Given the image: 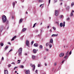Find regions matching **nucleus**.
<instances>
[{"mask_svg":"<svg viewBox=\"0 0 74 74\" xmlns=\"http://www.w3.org/2000/svg\"><path fill=\"white\" fill-rule=\"evenodd\" d=\"M2 20L3 23H5L7 21V17L5 15H3L2 16Z\"/></svg>","mask_w":74,"mask_h":74,"instance_id":"nucleus-1","label":"nucleus"},{"mask_svg":"<svg viewBox=\"0 0 74 74\" xmlns=\"http://www.w3.org/2000/svg\"><path fill=\"white\" fill-rule=\"evenodd\" d=\"M22 47L18 49V56H21L22 55Z\"/></svg>","mask_w":74,"mask_h":74,"instance_id":"nucleus-2","label":"nucleus"},{"mask_svg":"<svg viewBox=\"0 0 74 74\" xmlns=\"http://www.w3.org/2000/svg\"><path fill=\"white\" fill-rule=\"evenodd\" d=\"M60 11V10H55V15L56 16H58V15H59V12Z\"/></svg>","mask_w":74,"mask_h":74,"instance_id":"nucleus-3","label":"nucleus"},{"mask_svg":"<svg viewBox=\"0 0 74 74\" xmlns=\"http://www.w3.org/2000/svg\"><path fill=\"white\" fill-rule=\"evenodd\" d=\"M60 27H64L65 26V21L63 22V23H60Z\"/></svg>","mask_w":74,"mask_h":74,"instance_id":"nucleus-4","label":"nucleus"},{"mask_svg":"<svg viewBox=\"0 0 74 74\" xmlns=\"http://www.w3.org/2000/svg\"><path fill=\"white\" fill-rule=\"evenodd\" d=\"M30 65L31 67H33V70H34V69H35V67H36V66L34 65H33V64H30Z\"/></svg>","mask_w":74,"mask_h":74,"instance_id":"nucleus-5","label":"nucleus"},{"mask_svg":"<svg viewBox=\"0 0 74 74\" xmlns=\"http://www.w3.org/2000/svg\"><path fill=\"white\" fill-rule=\"evenodd\" d=\"M26 74H30V71L29 70H27L25 72Z\"/></svg>","mask_w":74,"mask_h":74,"instance_id":"nucleus-6","label":"nucleus"},{"mask_svg":"<svg viewBox=\"0 0 74 74\" xmlns=\"http://www.w3.org/2000/svg\"><path fill=\"white\" fill-rule=\"evenodd\" d=\"M4 73L5 74H8V70H5L4 71Z\"/></svg>","mask_w":74,"mask_h":74,"instance_id":"nucleus-7","label":"nucleus"},{"mask_svg":"<svg viewBox=\"0 0 74 74\" xmlns=\"http://www.w3.org/2000/svg\"><path fill=\"white\" fill-rule=\"evenodd\" d=\"M59 56H60V57H63V56H64V53H61L60 54Z\"/></svg>","mask_w":74,"mask_h":74,"instance_id":"nucleus-8","label":"nucleus"},{"mask_svg":"<svg viewBox=\"0 0 74 74\" xmlns=\"http://www.w3.org/2000/svg\"><path fill=\"white\" fill-rule=\"evenodd\" d=\"M58 36V34H53L51 35V37H57Z\"/></svg>","mask_w":74,"mask_h":74,"instance_id":"nucleus-9","label":"nucleus"},{"mask_svg":"<svg viewBox=\"0 0 74 74\" xmlns=\"http://www.w3.org/2000/svg\"><path fill=\"white\" fill-rule=\"evenodd\" d=\"M4 28H3V26H2L1 27V30L0 32H2V31H3V30Z\"/></svg>","mask_w":74,"mask_h":74,"instance_id":"nucleus-10","label":"nucleus"},{"mask_svg":"<svg viewBox=\"0 0 74 74\" xmlns=\"http://www.w3.org/2000/svg\"><path fill=\"white\" fill-rule=\"evenodd\" d=\"M26 44L27 46H29V41L27 40L26 41Z\"/></svg>","mask_w":74,"mask_h":74,"instance_id":"nucleus-11","label":"nucleus"},{"mask_svg":"<svg viewBox=\"0 0 74 74\" xmlns=\"http://www.w3.org/2000/svg\"><path fill=\"white\" fill-rule=\"evenodd\" d=\"M33 52H34V53H37V51H36V49H34L33 50Z\"/></svg>","mask_w":74,"mask_h":74,"instance_id":"nucleus-12","label":"nucleus"},{"mask_svg":"<svg viewBox=\"0 0 74 74\" xmlns=\"http://www.w3.org/2000/svg\"><path fill=\"white\" fill-rule=\"evenodd\" d=\"M34 46L36 47H38V43H35L34 45Z\"/></svg>","mask_w":74,"mask_h":74,"instance_id":"nucleus-13","label":"nucleus"},{"mask_svg":"<svg viewBox=\"0 0 74 74\" xmlns=\"http://www.w3.org/2000/svg\"><path fill=\"white\" fill-rule=\"evenodd\" d=\"M16 36H14L12 38L11 40V41H13L15 39V38H16Z\"/></svg>","mask_w":74,"mask_h":74,"instance_id":"nucleus-14","label":"nucleus"},{"mask_svg":"<svg viewBox=\"0 0 74 74\" xmlns=\"http://www.w3.org/2000/svg\"><path fill=\"white\" fill-rule=\"evenodd\" d=\"M26 28H23L22 30V32H25V31H26Z\"/></svg>","mask_w":74,"mask_h":74,"instance_id":"nucleus-15","label":"nucleus"},{"mask_svg":"<svg viewBox=\"0 0 74 74\" xmlns=\"http://www.w3.org/2000/svg\"><path fill=\"white\" fill-rule=\"evenodd\" d=\"M50 42H51V43H53V39L51 38L50 39Z\"/></svg>","mask_w":74,"mask_h":74,"instance_id":"nucleus-16","label":"nucleus"},{"mask_svg":"<svg viewBox=\"0 0 74 74\" xmlns=\"http://www.w3.org/2000/svg\"><path fill=\"white\" fill-rule=\"evenodd\" d=\"M32 58L34 60V59H35V58H36V56H32Z\"/></svg>","mask_w":74,"mask_h":74,"instance_id":"nucleus-17","label":"nucleus"},{"mask_svg":"<svg viewBox=\"0 0 74 74\" xmlns=\"http://www.w3.org/2000/svg\"><path fill=\"white\" fill-rule=\"evenodd\" d=\"M0 44L1 46V47H3V46L4 45V43H3L2 42Z\"/></svg>","mask_w":74,"mask_h":74,"instance_id":"nucleus-18","label":"nucleus"},{"mask_svg":"<svg viewBox=\"0 0 74 74\" xmlns=\"http://www.w3.org/2000/svg\"><path fill=\"white\" fill-rule=\"evenodd\" d=\"M22 21H23L22 18L20 19L19 21V23H22Z\"/></svg>","mask_w":74,"mask_h":74,"instance_id":"nucleus-19","label":"nucleus"},{"mask_svg":"<svg viewBox=\"0 0 74 74\" xmlns=\"http://www.w3.org/2000/svg\"><path fill=\"white\" fill-rule=\"evenodd\" d=\"M42 45H40V49H42Z\"/></svg>","mask_w":74,"mask_h":74,"instance_id":"nucleus-20","label":"nucleus"},{"mask_svg":"<svg viewBox=\"0 0 74 74\" xmlns=\"http://www.w3.org/2000/svg\"><path fill=\"white\" fill-rule=\"evenodd\" d=\"M49 45V44H48V42H47L46 44V47H48V46Z\"/></svg>","mask_w":74,"mask_h":74,"instance_id":"nucleus-21","label":"nucleus"},{"mask_svg":"<svg viewBox=\"0 0 74 74\" xmlns=\"http://www.w3.org/2000/svg\"><path fill=\"white\" fill-rule=\"evenodd\" d=\"M74 5V2H72L71 4V6L72 7H73V5Z\"/></svg>","mask_w":74,"mask_h":74,"instance_id":"nucleus-22","label":"nucleus"},{"mask_svg":"<svg viewBox=\"0 0 74 74\" xmlns=\"http://www.w3.org/2000/svg\"><path fill=\"white\" fill-rule=\"evenodd\" d=\"M8 48V46H6L5 48V50H7V49Z\"/></svg>","mask_w":74,"mask_h":74,"instance_id":"nucleus-23","label":"nucleus"},{"mask_svg":"<svg viewBox=\"0 0 74 74\" xmlns=\"http://www.w3.org/2000/svg\"><path fill=\"white\" fill-rule=\"evenodd\" d=\"M43 2V1L42 0H39V3H41L42 2Z\"/></svg>","mask_w":74,"mask_h":74,"instance_id":"nucleus-24","label":"nucleus"},{"mask_svg":"<svg viewBox=\"0 0 74 74\" xmlns=\"http://www.w3.org/2000/svg\"><path fill=\"white\" fill-rule=\"evenodd\" d=\"M13 7H15V2H13Z\"/></svg>","mask_w":74,"mask_h":74,"instance_id":"nucleus-25","label":"nucleus"},{"mask_svg":"<svg viewBox=\"0 0 74 74\" xmlns=\"http://www.w3.org/2000/svg\"><path fill=\"white\" fill-rule=\"evenodd\" d=\"M73 12H71L70 15L71 16H73Z\"/></svg>","mask_w":74,"mask_h":74,"instance_id":"nucleus-26","label":"nucleus"},{"mask_svg":"<svg viewBox=\"0 0 74 74\" xmlns=\"http://www.w3.org/2000/svg\"><path fill=\"white\" fill-rule=\"evenodd\" d=\"M36 24H37L36 23L34 24V25L33 26V27H35V26H36Z\"/></svg>","mask_w":74,"mask_h":74,"instance_id":"nucleus-27","label":"nucleus"},{"mask_svg":"<svg viewBox=\"0 0 74 74\" xmlns=\"http://www.w3.org/2000/svg\"><path fill=\"white\" fill-rule=\"evenodd\" d=\"M65 56L68 57V56H69V54H67V53H66L65 54Z\"/></svg>","mask_w":74,"mask_h":74,"instance_id":"nucleus-28","label":"nucleus"},{"mask_svg":"<svg viewBox=\"0 0 74 74\" xmlns=\"http://www.w3.org/2000/svg\"><path fill=\"white\" fill-rule=\"evenodd\" d=\"M68 57L66 56H65V57H64V59H66Z\"/></svg>","mask_w":74,"mask_h":74,"instance_id":"nucleus-29","label":"nucleus"},{"mask_svg":"<svg viewBox=\"0 0 74 74\" xmlns=\"http://www.w3.org/2000/svg\"><path fill=\"white\" fill-rule=\"evenodd\" d=\"M69 6H68L66 7V9H67V10H69Z\"/></svg>","mask_w":74,"mask_h":74,"instance_id":"nucleus-30","label":"nucleus"},{"mask_svg":"<svg viewBox=\"0 0 74 74\" xmlns=\"http://www.w3.org/2000/svg\"><path fill=\"white\" fill-rule=\"evenodd\" d=\"M17 62H18V63H20V62H21V60H18Z\"/></svg>","mask_w":74,"mask_h":74,"instance_id":"nucleus-31","label":"nucleus"},{"mask_svg":"<svg viewBox=\"0 0 74 74\" xmlns=\"http://www.w3.org/2000/svg\"><path fill=\"white\" fill-rule=\"evenodd\" d=\"M34 43V40H33L31 42V45H33V44Z\"/></svg>","mask_w":74,"mask_h":74,"instance_id":"nucleus-32","label":"nucleus"},{"mask_svg":"<svg viewBox=\"0 0 74 74\" xmlns=\"http://www.w3.org/2000/svg\"><path fill=\"white\" fill-rule=\"evenodd\" d=\"M52 45L51 44L49 45V47L50 48H51L52 47Z\"/></svg>","mask_w":74,"mask_h":74,"instance_id":"nucleus-33","label":"nucleus"},{"mask_svg":"<svg viewBox=\"0 0 74 74\" xmlns=\"http://www.w3.org/2000/svg\"><path fill=\"white\" fill-rule=\"evenodd\" d=\"M11 64H9L8 65V67H11Z\"/></svg>","mask_w":74,"mask_h":74,"instance_id":"nucleus-34","label":"nucleus"},{"mask_svg":"<svg viewBox=\"0 0 74 74\" xmlns=\"http://www.w3.org/2000/svg\"><path fill=\"white\" fill-rule=\"evenodd\" d=\"M20 67H21V68H23V65H21L20 66Z\"/></svg>","mask_w":74,"mask_h":74,"instance_id":"nucleus-35","label":"nucleus"},{"mask_svg":"<svg viewBox=\"0 0 74 74\" xmlns=\"http://www.w3.org/2000/svg\"><path fill=\"white\" fill-rule=\"evenodd\" d=\"M53 29H54V30L56 29V28H55V27H53Z\"/></svg>","mask_w":74,"mask_h":74,"instance_id":"nucleus-36","label":"nucleus"},{"mask_svg":"<svg viewBox=\"0 0 74 74\" xmlns=\"http://www.w3.org/2000/svg\"><path fill=\"white\" fill-rule=\"evenodd\" d=\"M17 68H18L17 67L15 66L14 68V70H15V69H17Z\"/></svg>","mask_w":74,"mask_h":74,"instance_id":"nucleus-37","label":"nucleus"},{"mask_svg":"<svg viewBox=\"0 0 74 74\" xmlns=\"http://www.w3.org/2000/svg\"><path fill=\"white\" fill-rule=\"evenodd\" d=\"M12 51L13 50L12 49H11L9 51V52H11V51Z\"/></svg>","mask_w":74,"mask_h":74,"instance_id":"nucleus-38","label":"nucleus"},{"mask_svg":"<svg viewBox=\"0 0 74 74\" xmlns=\"http://www.w3.org/2000/svg\"><path fill=\"white\" fill-rule=\"evenodd\" d=\"M42 5H44V4H42L40 5V7H41L42 6Z\"/></svg>","mask_w":74,"mask_h":74,"instance_id":"nucleus-39","label":"nucleus"},{"mask_svg":"<svg viewBox=\"0 0 74 74\" xmlns=\"http://www.w3.org/2000/svg\"><path fill=\"white\" fill-rule=\"evenodd\" d=\"M1 60H4V57H3L2 58Z\"/></svg>","mask_w":74,"mask_h":74,"instance_id":"nucleus-40","label":"nucleus"},{"mask_svg":"<svg viewBox=\"0 0 74 74\" xmlns=\"http://www.w3.org/2000/svg\"><path fill=\"white\" fill-rule=\"evenodd\" d=\"M63 17V15H61L60 16V17L61 18H62Z\"/></svg>","mask_w":74,"mask_h":74,"instance_id":"nucleus-41","label":"nucleus"},{"mask_svg":"<svg viewBox=\"0 0 74 74\" xmlns=\"http://www.w3.org/2000/svg\"><path fill=\"white\" fill-rule=\"evenodd\" d=\"M56 64H57V62H56L54 64L55 66H56Z\"/></svg>","mask_w":74,"mask_h":74,"instance_id":"nucleus-42","label":"nucleus"},{"mask_svg":"<svg viewBox=\"0 0 74 74\" xmlns=\"http://www.w3.org/2000/svg\"><path fill=\"white\" fill-rule=\"evenodd\" d=\"M69 55H71V51H70L69 53Z\"/></svg>","mask_w":74,"mask_h":74,"instance_id":"nucleus-43","label":"nucleus"},{"mask_svg":"<svg viewBox=\"0 0 74 74\" xmlns=\"http://www.w3.org/2000/svg\"><path fill=\"white\" fill-rule=\"evenodd\" d=\"M70 19V18H69V17L68 18H67L66 19V20L67 21H69V20Z\"/></svg>","mask_w":74,"mask_h":74,"instance_id":"nucleus-44","label":"nucleus"},{"mask_svg":"<svg viewBox=\"0 0 74 74\" xmlns=\"http://www.w3.org/2000/svg\"><path fill=\"white\" fill-rule=\"evenodd\" d=\"M46 51H47V52H48V51H49V50L48 49H46Z\"/></svg>","mask_w":74,"mask_h":74,"instance_id":"nucleus-45","label":"nucleus"},{"mask_svg":"<svg viewBox=\"0 0 74 74\" xmlns=\"http://www.w3.org/2000/svg\"><path fill=\"white\" fill-rule=\"evenodd\" d=\"M40 64H38V67H40Z\"/></svg>","mask_w":74,"mask_h":74,"instance_id":"nucleus-46","label":"nucleus"},{"mask_svg":"<svg viewBox=\"0 0 74 74\" xmlns=\"http://www.w3.org/2000/svg\"><path fill=\"white\" fill-rule=\"evenodd\" d=\"M45 65L46 66H47V64L46 63H45Z\"/></svg>","mask_w":74,"mask_h":74,"instance_id":"nucleus-47","label":"nucleus"},{"mask_svg":"<svg viewBox=\"0 0 74 74\" xmlns=\"http://www.w3.org/2000/svg\"><path fill=\"white\" fill-rule=\"evenodd\" d=\"M8 44H9L10 45H11V43H10V42H8Z\"/></svg>","mask_w":74,"mask_h":74,"instance_id":"nucleus-48","label":"nucleus"},{"mask_svg":"<svg viewBox=\"0 0 74 74\" xmlns=\"http://www.w3.org/2000/svg\"><path fill=\"white\" fill-rule=\"evenodd\" d=\"M38 72V70H36V73H37Z\"/></svg>","mask_w":74,"mask_h":74,"instance_id":"nucleus-49","label":"nucleus"},{"mask_svg":"<svg viewBox=\"0 0 74 74\" xmlns=\"http://www.w3.org/2000/svg\"><path fill=\"white\" fill-rule=\"evenodd\" d=\"M69 51H67V53H67V54H69L68 53H69Z\"/></svg>","mask_w":74,"mask_h":74,"instance_id":"nucleus-50","label":"nucleus"},{"mask_svg":"<svg viewBox=\"0 0 74 74\" xmlns=\"http://www.w3.org/2000/svg\"><path fill=\"white\" fill-rule=\"evenodd\" d=\"M51 2V0H49V3H50V2Z\"/></svg>","mask_w":74,"mask_h":74,"instance_id":"nucleus-51","label":"nucleus"},{"mask_svg":"<svg viewBox=\"0 0 74 74\" xmlns=\"http://www.w3.org/2000/svg\"><path fill=\"white\" fill-rule=\"evenodd\" d=\"M11 64H15V63L14 62H12L11 63Z\"/></svg>","mask_w":74,"mask_h":74,"instance_id":"nucleus-52","label":"nucleus"},{"mask_svg":"<svg viewBox=\"0 0 74 74\" xmlns=\"http://www.w3.org/2000/svg\"><path fill=\"white\" fill-rule=\"evenodd\" d=\"M64 62V61H63L62 62V63H63V62Z\"/></svg>","mask_w":74,"mask_h":74,"instance_id":"nucleus-53","label":"nucleus"},{"mask_svg":"<svg viewBox=\"0 0 74 74\" xmlns=\"http://www.w3.org/2000/svg\"><path fill=\"white\" fill-rule=\"evenodd\" d=\"M42 22L41 23H40V25H42Z\"/></svg>","mask_w":74,"mask_h":74,"instance_id":"nucleus-54","label":"nucleus"},{"mask_svg":"<svg viewBox=\"0 0 74 74\" xmlns=\"http://www.w3.org/2000/svg\"><path fill=\"white\" fill-rule=\"evenodd\" d=\"M26 14H28V13H27V12H26Z\"/></svg>","mask_w":74,"mask_h":74,"instance_id":"nucleus-55","label":"nucleus"},{"mask_svg":"<svg viewBox=\"0 0 74 74\" xmlns=\"http://www.w3.org/2000/svg\"><path fill=\"white\" fill-rule=\"evenodd\" d=\"M56 2H57V1H54L55 3H56Z\"/></svg>","mask_w":74,"mask_h":74,"instance_id":"nucleus-56","label":"nucleus"},{"mask_svg":"<svg viewBox=\"0 0 74 74\" xmlns=\"http://www.w3.org/2000/svg\"><path fill=\"white\" fill-rule=\"evenodd\" d=\"M49 26H48L47 27V28H49Z\"/></svg>","mask_w":74,"mask_h":74,"instance_id":"nucleus-57","label":"nucleus"},{"mask_svg":"<svg viewBox=\"0 0 74 74\" xmlns=\"http://www.w3.org/2000/svg\"><path fill=\"white\" fill-rule=\"evenodd\" d=\"M74 11L73 10H72V12H74Z\"/></svg>","mask_w":74,"mask_h":74,"instance_id":"nucleus-58","label":"nucleus"},{"mask_svg":"<svg viewBox=\"0 0 74 74\" xmlns=\"http://www.w3.org/2000/svg\"><path fill=\"white\" fill-rule=\"evenodd\" d=\"M15 73H17V71H15Z\"/></svg>","mask_w":74,"mask_h":74,"instance_id":"nucleus-59","label":"nucleus"},{"mask_svg":"<svg viewBox=\"0 0 74 74\" xmlns=\"http://www.w3.org/2000/svg\"><path fill=\"white\" fill-rule=\"evenodd\" d=\"M12 19H14V16H12Z\"/></svg>","mask_w":74,"mask_h":74,"instance_id":"nucleus-60","label":"nucleus"},{"mask_svg":"<svg viewBox=\"0 0 74 74\" xmlns=\"http://www.w3.org/2000/svg\"><path fill=\"white\" fill-rule=\"evenodd\" d=\"M27 53H25V55H27Z\"/></svg>","mask_w":74,"mask_h":74,"instance_id":"nucleus-61","label":"nucleus"},{"mask_svg":"<svg viewBox=\"0 0 74 74\" xmlns=\"http://www.w3.org/2000/svg\"><path fill=\"white\" fill-rule=\"evenodd\" d=\"M62 3H61V5H62Z\"/></svg>","mask_w":74,"mask_h":74,"instance_id":"nucleus-62","label":"nucleus"},{"mask_svg":"<svg viewBox=\"0 0 74 74\" xmlns=\"http://www.w3.org/2000/svg\"><path fill=\"white\" fill-rule=\"evenodd\" d=\"M38 36H40V34H38Z\"/></svg>","mask_w":74,"mask_h":74,"instance_id":"nucleus-63","label":"nucleus"},{"mask_svg":"<svg viewBox=\"0 0 74 74\" xmlns=\"http://www.w3.org/2000/svg\"><path fill=\"white\" fill-rule=\"evenodd\" d=\"M49 19H51V17H49Z\"/></svg>","mask_w":74,"mask_h":74,"instance_id":"nucleus-64","label":"nucleus"}]
</instances>
